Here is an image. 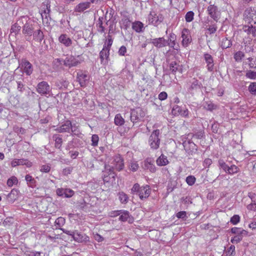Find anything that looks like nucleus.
<instances>
[{"mask_svg":"<svg viewBox=\"0 0 256 256\" xmlns=\"http://www.w3.org/2000/svg\"><path fill=\"white\" fill-rule=\"evenodd\" d=\"M110 164V166L105 165V170L110 172V175H111L112 178L114 180L116 174L114 170H116L120 172L124 169V158L120 154L116 155L112 158Z\"/></svg>","mask_w":256,"mask_h":256,"instance_id":"f257e3e1","label":"nucleus"},{"mask_svg":"<svg viewBox=\"0 0 256 256\" xmlns=\"http://www.w3.org/2000/svg\"><path fill=\"white\" fill-rule=\"evenodd\" d=\"M204 79L202 77H199V78H194L187 83L188 92L190 94H194L195 92L202 90L203 88L202 82Z\"/></svg>","mask_w":256,"mask_h":256,"instance_id":"f03ea898","label":"nucleus"},{"mask_svg":"<svg viewBox=\"0 0 256 256\" xmlns=\"http://www.w3.org/2000/svg\"><path fill=\"white\" fill-rule=\"evenodd\" d=\"M23 24L22 26V32L26 37H28L26 40L32 35L34 30V22L27 16H23Z\"/></svg>","mask_w":256,"mask_h":256,"instance_id":"7ed1b4c3","label":"nucleus"},{"mask_svg":"<svg viewBox=\"0 0 256 256\" xmlns=\"http://www.w3.org/2000/svg\"><path fill=\"white\" fill-rule=\"evenodd\" d=\"M50 5L48 0L44 2L41 6V16L44 24L48 25L51 18L50 16Z\"/></svg>","mask_w":256,"mask_h":256,"instance_id":"20e7f679","label":"nucleus"},{"mask_svg":"<svg viewBox=\"0 0 256 256\" xmlns=\"http://www.w3.org/2000/svg\"><path fill=\"white\" fill-rule=\"evenodd\" d=\"M160 130L157 129L154 130L149 137L148 144L150 148L154 150H158L160 147Z\"/></svg>","mask_w":256,"mask_h":256,"instance_id":"39448f33","label":"nucleus"},{"mask_svg":"<svg viewBox=\"0 0 256 256\" xmlns=\"http://www.w3.org/2000/svg\"><path fill=\"white\" fill-rule=\"evenodd\" d=\"M244 20L250 24H256V8H249L244 12Z\"/></svg>","mask_w":256,"mask_h":256,"instance_id":"423d86ee","label":"nucleus"},{"mask_svg":"<svg viewBox=\"0 0 256 256\" xmlns=\"http://www.w3.org/2000/svg\"><path fill=\"white\" fill-rule=\"evenodd\" d=\"M206 12L208 15L216 22L220 18V12L218 7L214 4H210L207 8Z\"/></svg>","mask_w":256,"mask_h":256,"instance_id":"0eeeda50","label":"nucleus"},{"mask_svg":"<svg viewBox=\"0 0 256 256\" xmlns=\"http://www.w3.org/2000/svg\"><path fill=\"white\" fill-rule=\"evenodd\" d=\"M144 116V112L140 108L131 110L130 118L133 123L141 120Z\"/></svg>","mask_w":256,"mask_h":256,"instance_id":"6e6552de","label":"nucleus"},{"mask_svg":"<svg viewBox=\"0 0 256 256\" xmlns=\"http://www.w3.org/2000/svg\"><path fill=\"white\" fill-rule=\"evenodd\" d=\"M164 20V17L160 14H156L155 12H150L148 16V20L150 24L156 26L160 24Z\"/></svg>","mask_w":256,"mask_h":256,"instance_id":"1a4fd4ad","label":"nucleus"},{"mask_svg":"<svg viewBox=\"0 0 256 256\" xmlns=\"http://www.w3.org/2000/svg\"><path fill=\"white\" fill-rule=\"evenodd\" d=\"M36 90L40 94L46 95L50 94L51 88L47 82L42 81L38 84Z\"/></svg>","mask_w":256,"mask_h":256,"instance_id":"9d476101","label":"nucleus"},{"mask_svg":"<svg viewBox=\"0 0 256 256\" xmlns=\"http://www.w3.org/2000/svg\"><path fill=\"white\" fill-rule=\"evenodd\" d=\"M77 80L82 87L86 86L89 81L90 76L86 72H80L77 74Z\"/></svg>","mask_w":256,"mask_h":256,"instance_id":"9b49d317","label":"nucleus"},{"mask_svg":"<svg viewBox=\"0 0 256 256\" xmlns=\"http://www.w3.org/2000/svg\"><path fill=\"white\" fill-rule=\"evenodd\" d=\"M183 146L185 150L188 154H192L197 151V146L190 140H186L183 142Z\"/></svg>","mask_w":256,"mask_h":256,"instance_id":"f8f14e48","label":"nucleus"},{"mask_svg":"<svg viewBox=\"0 0 256 256\" xmlns=\"http://www.w3.org/2000/svg\"><path fill=\"white\" fill-rule=\"evenodd\" d=\"M24 72L27 75L30 76L33 72L32 65L26 59H22L20 64Z\"/></svg>","mask_w":256,"mask_h":256,"instance_id":"ddd939ff","label":"nucleus"},{"mask_svg":"<svg viewBox=\"0 0 256 256\" xmlns=\"http://www.w3.org/2000/svg\"><path fill=\"white\" fill-rule=\"evenodd\" d=\"M63 63L64 66L69 68L76 66L80 64V62L74 56H67L64 60Z\"/></svg>","mask_w":256,"mask_h":256,"instance_id":"4468645a","label":"nucleus"},{"mask_svg":"<svg viewBox=\"0 0 256 256\" xmlns=\"http://www.w3.org/2000/svg\"><path fill=\"white\" fill-rule=\"evenodd\" d=\"M151 192V189L149 186H141V188L138 194L141 200H144L148 198Z\"/></svg>","mask_w":256,"mask_h":256,"instance_id":"2eb2a0df","label":"nucleus"},{"mask_svg":"<svg viewBox=\"0 0 256 256\" xmlns=\"http://www.w3.org/2000/svg\"><path fill=\"white\" fill-rule=\"evenodd\" d=\"M74 240L78 242H84L89 241V237L86 236L85 234L78 232V230H74L72 238Z\"/></svg>","mask_w":256,"mask_h":256,"instance_id":"dca6fc26","label":"nucleus"},{"mask_svg":"<svg viewBox=\"0 0 256 256\" xmlns=\"http://www.w3.org/2000/svg\"><path fill=\"white\" fill-rule=\"evenodd\" d=\"M151 43L157 48H162L167 46L168 42L164 37L151 40Z\"/></svg>","mask_w":256,"mask_h":256,"instance_id":"f3484780","label":"nucleus"},{"mask_svg":"<svg viewBox=\"0 0 256 256\" xmlns=\"http://www.w3.org/2000/svg\"><path fill=\"white\" fill-rule=\"evenodd\" d=\"M11 164L12 167L20 165H25L28 168H30L32 166V162L26 159H14L12 161Z\"/></svg>","mask_w":256,"mask_h":256,"instance_id":"a211bd4d","label":"nucleus"},{"mask_svg":"<svg viewBox=\"0 0 256 256\" xmlns=\"http://www.w3.org/2000/svg\"><path fill=\"white\" fill-rule=\"evenodd\" d=\"M23 16L19 18L16 23L12 25L10 29L11 33H14L15 34H18L21 28H22V26L23 24Z\"/></svg>","mask_w":256,"mask_h":256,"instance_id":"6ab92c4d","label":"nucleus"},{"mask_svg":"<svg viewBox=\"0 0 256 256\" xmlns=\"http://www.w3.org/2000/svg\"><path fill=\"white\" fill-rule=\"evenodd\" d=\"M110 48H106V44L104 45L102 50L100 52V57L102 62H108L110 55Z\"/></svg>","mask_w":256,"mask_h":256,"instance_id":"aec40b11","label":"nucleus"},{"mask_svg":"<svg viewBox=\"0 0 256 256\" xmlns=\"http://www.w3.org/2000/svg\"><path fill=\"white\" fill-rule=\"evenodd\" d=\"M72 126V122L70 120H66L64 124H63L60 127L57 128L56 130L58 132H70V127Z\"/></svg>","mask_w":256,"mask_h":256,"instance_id":"412c9836","label":"nucleus"},{"mask_svg":"<svg viewBox=\"0 0 256 256\" xmlns=\"http://www.w3.org/2000/svg\"><path fill=\"white\" fill-rule=\"evenodd\" d=\"M182 44L184 46H187L192 41L191 36L188 29L184 28L182 30Z\"/></svg>","mask_w":256,"mask_h":256,"instance_id":"4be33fe9","label":"nucleus"},{"mask_svg":"<svg viewBox=\"0 0 256 256\" xmlns=\"http://www.w3.org/2000/svg\"><path fill=\"white\" fill-rule=\"evenodd\" d=\"M204 60L207 64L206 66L209 72H212L214 70V60L212 56L208 54H204Z\"/></svg>","mask_w":256,"mask_h":256,"instance_id":"5701e85b","label":"nucleus"},{"mask_svg":"<svg viewBox=\"0 0 256 256\" xmlns=\"http://www.w3.org/2000/svg\"><path fill=\"white\" fill-rule=\"evenodd\" d=\"M144 168L152 172H155L156 170L154 161L149 158H146L144 162Z\"/></svg>","mask_w":256,"mask_h":256,"instance_id":"b1692460","label":"nucleus"},{"mask_svg":"<svg viewBox=\"0 0 256 256\" xmlns=\"http://www.w3.org/2000/svg\"><path fill=\"white\" fill-rule=\"evenodd\" d=\"M59 42L66 47L72 44V40L66 34H62L58 38Z\"/></svg>","mask_w":256,"mask_h":256,"instance_id":"393cba45","label":"nucleus"},{"mask_svg":"<svg viewBox=\"0 0 256 256\" xmlns=\"http://www.w3.org/2000/svg\"><path fill=\"white\" fill-rule=\"evenodd\" d=\"M90 2H86L80 3L74 8V12H81L90 7Z\"/></svg>","mask_w":256,"mask_h":256,"instance_id":"a878e982","label":"nucleus"},{"mask_svg":"<svg viewBox=\"0 0 256 256\" xmlns=\"http://www.w3.org/2000/svg\"><path fill=\"white\" fill-rule=\"evenodd\" d=\"M119 220L121 222L128 221L129 222H132V220L130 218V212L126 210H122V213L120 215Z\"/></svg>","mask_w":256,"mask_h":256,"instance_id":"bb28decb","label":"nucleus"},{"mask_svg":"<svg viewBox=\"0 0 256 256\" xmlns=\"http://www.w3.org/2000/svg\"><path fill=\"white\" fill-rule=\"evenodd\" d=\"M170 70L172 74H175L177 72H182L180 65L176 62H172L169 65Z\"/></svg>","mask_w":256,"mask_h":256,"instance_id":"cd10ccee","label":"nucleus"},{"mask_svg":"<svg viewBox=\"0 0 256 256\" xmlns=\"http://www.w3.org/2000/svg\"><path fill=\"white\" fill-rule=\"evenodd\" d=\"M32 35L34 40L38 42H41L44 38L43 32L40 29L34 30Z\"/></svg>","mask_w":256,"mask_h":256,"instance_id":"c85d7f7f","label":"nucleus"},{"mask_svg":"<svg viewBox=\"0 0 256 256\" xmlns=\"http://www.w3.org/2000/svg\"><path fill=\"white\" fill-rule=\"evenodd\" d=\"M254 24L250 26L245 25L243 26L244 30L248 34H252L254 37L256 36V28L253 26Z\"/></svg>","mask_w":256,"mask_h":256,"instance_id":"c756f323","label":"nucleus"},{"mask_svg":"<svg viewBox=\"0 0 256 256\" xmlns=\"http://www.w3.org/2000/svg\"><path fill=\"white\" fill-rule=\"evenodd\" d=\"M156 164L159 166H166L168 164V160L167 157L162 154L156 160Z\"/></svg>","mask_w":256,"mask_h":256,"instance_id":"7c9ffc66","label":"nucleus"},{"mask_svg":"<svg viewBox=\"0 0 256 256\" xmlns=\"http://www.w3.org/2000/svg\"><path fill=\"white\" fill-rule=\"evenodd\" d=\"M132 28L136 32H140L144 30V24L142 22L136 21L132 23Z\"/></svg>","mask_w":256,"mask_h":256,"instance_id":"2f4dec72","label":"nucleus"},{"mask_svg":"<svg viewBox=\"0 0 256 256\" xmlns=\"http://www.w3.org/2000/svg\"><path fill=\"white\" fill-rule=\"evenodd\" d=\"M114 122L116 126H122L124 124L125 120L120 114H116L114 117Z\"/></svg>","mask_w":256,"mask_h":256,"instance_id":"473e14b6","label":"nucleus"},{"mask_svg":"<svg viewBox=\"0 0 256 256\" xmlns=\"http://www.w3.org/2000/svg\"><path fill=\"white\" fill-rule=\"evenodd\" d=\"M232 45V43L230 40H228L227 38H222L220 46L222 49H226L230 48Z\"/></svg>","mask_w":256,"mask_h":256,"instance_id":"72a5a7b5","label":"nucleus"},{"mask_svg":"<svg viewBox=\"0 0 256 256\" xmlns=\"http://www.w3.org/2000/svg\"><path fill=\"white\" fill-rule=\"evenodd\" d=\"M25 180L28 186L34 188L36 186V180L30 174H26L25 176Z\"/></svg>","mask_w":256,"mask_h":256,"instance_id":"f704fd0d","label":"nucleus"},{"mask_svg":"<svg viewBox=\"0 0 256 256\" xmlns=\"http://www.w3.org/2000/svg\"><path fill=\"white\" fill-rule=\"evenodd\" d=\"M52 138L55 142L54 146L56 148L60 149L61 148L62 144V137H60L58 134H54Z\"/></svg>","mask_w":256,"mask_h":256,"instance_id":"c9c22d12","label":"nucleus"},{"mask_svg":"<svg viewBox=\"0 0 256 256\" xmlns=\"http://www.w3.org/2000/svg\"><path fill=\"white\" fill-rule=\"evenodd\" d=\"M232 233L235 234H248V232L240 228L234 227L231 228L230 230Z\"/></svg>","mask_w":256,"mask_h":256,"instance_id":"e433bc0d","label":"nucleus"},{"mask_svg":"<svg viewBox=\"0 0 256 256\" xmlns=\"http://www.w3.org/2000/svg\"><path fill=\"white\" fill-rule=\"evenodd\" d=\"M118 196V199L122 204H126L128 202V197L126 194L123 192H119Z\"/></svg>","mask_w":256,"mask_h":256,"instance_id":"4c0bfd02","label":"nucleus"},{"mask_svg":"<svg viewBox=\"0 0 256 256\" xmlns=\"http://www.w3.org/2000/svg\"><path fill=\"white\" fill-rule=\"evenodd\" d=\"M240 171V168L232 164L229 166L228 170L226 172L227 174L232 175L238 173Z\"/></svg>","mask_w":256,"mask_h":256,"instance_id":"58836bf2","label":"nucleus"},{"mask_svg":"<svg viewBox=\"0 0 256 256\" xmlns=\"http://www.w3.org/2000/svg\"><path fill=\"white\" fill-rule=\"evenodd\" d=\"M18 190L16 189H13L11 190L10 192L8 194V197L10 199L12 202H14L18 198Z\"/></svg>","mask_w":256,"mask_h":256,"instance_id":"ea45409f","label":"nucleus"},{"mask_svg":"<svg viewBox=\"0 0 256 256\" xmlns=\"http://www.w3.org/2000/svg\"><path fill=\"white\" fill-rule=\"evenodd\" d=\"M248 234H236V236L231 239L230 242L233 244H238L242 240L244 236H246Z\"/></svg>","mask_w":256,"mask_h":256,"instance_id":"a19ab883","label":"nucleus"},{"mask_svg":"<svg viewBox=\"0 0 256 256\" xmlns=\"http://www.w3.org/2000/svg\"><path fill=\"white\" fill-rule=\"evenodd\" d=\"M244 54L242 51H238L234 54V58L236 62H240L244 58Z\"/></svg>","mask_w":256,"mask_h":256,"instance_id":"79ce46f5","label":"nucleus"},{"mask_svg":"<svg viewBox=\"0 0 256 256\" xmlns=\"http://www.w3.org/2000/svg\"><path fill=\"white\" fill-rule=\"evenodd\" d=\"M208 27L207 30L208 31L210 34H213L216 32L217 30V26L216 24H211L206 25Z\"/></svg>","mask_w":256,"mask_h":256,"instance_id":"37998d69","label":"nucleus"},{"mask_svg":"<svg viewBox=\"0 0 256 256\" xmlns=\"http://www.w3.org/2000/svg\"><path fill=\"white\" fill-rule=\"evenodd\" d=\"M18 182V178L16 176H12L8 179L7 181V184L8 186L12 187L14 184H16Z\"/></svg>","mask_w":256,"mask_h":256,"instance_id":"c03bdc74","label":"nucleus"},{"mask_svg":"<svg viewBox=\"0 0 256 256\" xmlns=\"http://www.w3.org/2000/svg\"><path fill=\"white\" fill-rule=\"evenodd\" d=\"M218 165L226 173L228 170L229 166L222 160H220L218 162Z\"/></svg>","mask_w":256,"mask_h":256,"instance_id":"a18cd8bd","label":"nucleus"},{"mask_svg":"<svg viewBox=\"0 0 256 256\" xmlns=\"http://www.w3.org/2000/svg\"><path fill=\"white\" fill-rule=\"evenodd\" d=\"M186 181L188 185L192 186L196 181V178L194 176H189L186 177Z\"/></svg>","mask_w":256,"mask_h":256,"instance_id":"49530a36","label":"nucleus"},{"mask_svg":"<svg viewBox=\"0 0 256 256\" xmlns=\"http://www.w3.org/2000/svg\"><path fill=\"white\" fill-rule=\"evenodd\" d=\"M204 107L205 109L208 110H212L214 108L215 106L210 102H204Z\"/></svg>","mask_w":256,"mask_h":256,"instance_id":"de8ad7c7","label":"nucleus"},{"mask_svg":"<svg viewBox=\"0 0 256 256\" xmlns=\"http://www.w3.org/2000/svg\"><path fill=\"white\" fill-rule=\"evenodd\" d=\"M194 12L192 11L188 12L185 16L186 22H191L194 20Z\"/></svg>","mask_w":256,"mask_h":256,"instance_id":"09e8293b","label":"nucleus"},{"mask_svg":"<svg viewBox=\"0 0 256 256\" xmlns=\"http://www.w3.org/2000/svg\"><path fill=\"white\" fill-rule=\"evenodd\" d=\"M141 186L138 184H135L131 189V193L133 194H136L139 192Z\"/></svg>","mask_w":256,"mask_h":256,"instance_id":"8fccbe9b","label":"nucleus"},{"mask_svg":"<svg viewBox=\"0 0 256 256\" xmlns=\"http://www.w3.org/2000/svg\"><path fill=\"white\" fill-rule=\"evenodd\" d=\"M248 90L252 94H256V82H251L248 86Z\"/></svg>","mask_w":256,"mask_h":256,"instance_id":"3c124183","label":"nucleus"},{"mask_svg":"<svg viewBox=\"0 0 256 256\" xmlns=\"http://www.w3.org/2000/svg\"><path fill=\"white\" fill-rule=\"evenodd\" d=\"M246 76L250 79H256V72L248 70L246 74Z\"/></svg>","mask_w":256,"mask_h":256,"instance_id":"603ef678","label":"nucleus"},{"mask_svg":"<svg viewBox=\"0 0 256 256\" xmlns=\"http://www.w3.org/2000/svg\"><path fill=\"white\" fill-rule=\"evenodd\" d=\"M99 137L97 134H93L92 136V146H96L98 144Z\"/></svg>","mask_w":256,"mask_h":256,"instance_id":"864d4df0","label":"nucleus"},{"mask_svg":"<svg viewBox=\"0 0 256 256\" xmlns=\"http://www.w3.org/2000/svg\"><path fill=\"white\" fill-rule=\"evenodd\" d=\"M182 108L178 105L174 106L172 110V112L174 115H178L180 114Z\"/></svg>","mask_w":256,"mask_h":256,"instance_id":"5fc2aeb1","label":"nucleus"},{"mask_svg":"<svg viewBox=\"0 0 256 256\" xmlns=\"http://www.w3.org/2000/svg\"><path fill=\"white\" fill-rule=\"evenodd\" d=\"M176 216L178 218H181L186 220L187 218L186 212L185 211H180L176 214Z\"/></svg>","mask_w":256,"mask_h":256,"instance_id":"6e6d98bb","label":"nucleus"},{"mask_svg":"<svg viewBox=\"0 0 256 256\" xmlns=\"http://www.w3.org/2000/svg\"><path fill=\"white\" fill-rule=\"evenodd\" d=\"M70 130L72 134V135H78L80 134V132L78 130V126L76 125V124H74L73 125L72 124V126L70 127Z\"/></svg>","mask_w":256,"mask_h":256,"instance_id":"4d7b16f0","label":"nucleus"},{"mask_svg":"<svg viewBox=\"0 0 256 256\" xmlns=\"http://www.w3.org/2000/svg\"><path fill=\"white\" fill-rule=\"evenodd\" d=\"M139 168L138 164L136 162H132L130 165V169L132 172L136 171Z\"/></svg>","mask_w":256,"mask_h":256,"instance_id":"13d9d810","label":"nucleus"},{"mask_svg":"<svg viewBox=\"0 0 256 256\" xmlns=\"http://www.w3.org/2000/svg\"><path fill=\"white\" fill-rule=\"evenodd\" d=\"M50 170V164H44L41 166L40 171L42 172H48Z\"/></svg>","mask_w":256,"mask_h":256,"instance_id":"bf43d9fd","label":"nucleus"},{"mask_svg":"<svg viewBox=\"0 0 256 256\" xmlns=\"http://www.w3.org/2000/svg\"><path fill=\"white\" fill-rule=\"evenodd\" d=\"M240 220V217L238 215H234L232 216L231 218L230 222L233 224H236L238 222H239Z\"/></svg>","mask_w":256,"mask_h":256,"instance_id":"052dcab7","label":"nucleus"},{"mask_svg":"<svg viewBox=\"0 0 256 256\" xmlns=\"http://www.w3.org/2000/svg\"><path fill=\"white\" fill-rule=\"evenodd\" d=\"M74 194V192L69 188H64V197L66 198H70Z\"/></svg>","mask_w":256,"mask_h":256,"instance_id":"680f3d73","label":"nucleus"},{"mask_svg":"<svg viewBox=\"0 0 256 256\" xmlns=\"http://www.w3.org/2000/svg\"><path fill=\"white\" fill-rule=\"evenodd\" d=\"M102 19H103L102 18H100L98 19V31L101 33L104 32V28L102 26Z\"/></svg>","mask_w":256,"mask_h":256,"instance_id":"e2e57ef3","label":"nucleus"},{"mask_svg":"<svg viewBox=\"0 0 256 256\" xmlns=\"http://www.w3.org/2000/svg\"><path fill=\"white\" fill-rule=\"evenodd\" d=\"M228 254L229 255V256H234L236 254L235 252V246L234 245H231L230 247L228 248Z\"/></svg>","mask_w":256,"mask_h":256,"instance_id":"0e129e2a","label":"nucleus"},{"mask_svg":"<svg viewBox=\"0 0 256 256\" xmlns=\"http://www.w3.org/2000/svg\"><path fill=\"white\" fill-rule=\"evenodd\" d=\"M127 50L125 46H122L118 50V54L120 56H124Z\"/></svg>","mask_w":256,"mask_h":256,"instance_id":"69168bd1","label":"nucleus"},{"mask_svg":"<svg viewBox=\"0 0 256 256\" xmlns=\"http://www.w3.org/2000/svg\"><path fill=\"white\" fill-rule=\"evenodd\" d=\"M14 130L15 132L18 134H24L25 132V130L24 128L18 126H14Z\"/></svg>","mask_w":256,"mask_h":256,"instance_id":"338daca9","label":"nucleus"},{"mask_svg":"<svg viewBox=\"0 0 256 256\" xmlns=\"http://www.w3.org/2000/svg\"><path fill=\"white\" fill-rule=\"evenodd\" d=\"M168 97L167 93L165 92H161L158 96V98L160 100H164L166 99Z\"/></svg>","mask_w":256,"mask_h":256,"instance_id":"774afa93","label":"nucleus"}]
</instances>
